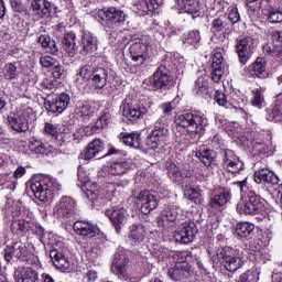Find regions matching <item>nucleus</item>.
Segmentation results:
<instances>
[{"mask_svg": "<svg viewBox=\"0 0 282 282\" xmlns=\"http://www.w3.org/2000/svg\"><path fill=\"white\" fill-rule=\"evenodd\" d=\"M177 127H182L189 135H202L208 127V119L199 113L186 112L175 120Z\"/></svg>", "mask_w": 282, "mask_h": 282, "instance_id": "f257e3e1", "label": "nucleus"}, {"mask_svg": "<svg viewBox=\"0 0 282 282\" xmlns=\"http://www.w3.org/2000/svg\"><path fill=\"white\" fill-rule=\"evenodd\" d=\"M30 189L32 191L35 199L40 202H52L54 199V188L58 189L61 185H54V181L43 178L42 176H33L29 181Z\"/></svg>", "mask_w": 282, "mask_h": 282, "instance_id": "f03ea898", "label": "nucleus"}, {"mask_svg": "<svg viewBox=\"0 0 282 282\" xmlns=\"http://www.w3.org/2000/svg\"><path fill=\"white\" fill-rule=\"evenodd\" d=\"M237 210L239 215H261L265 212V200L254 191L249 189L242 204L237 205Z\"/></svg>", "mask_w": 282, "mask_h": 282, "instance_id": "7ed1b4c3", "label": "nucleus"}, {"mask_svg": "<svg viewBox=\"0 0 282 282\" xmlns=\"http://www.w3.org/2000/svg\"><path fill=\"white\" fill-rule=\"evenodd\" d=\"M31 118H34V110L30 107H23L15 112H10L7 120L15 133H25L30 129Z\"/></svg>", "mask_w": 282, "mask_h": 282, "instance_id": "20e7f679", "label": "nucleus"}, {"mask_svg": "<svg viewBox=\"0 0 282 282\" xmlns=\"http://www.w3.org/2000/svg\"><path fill=\"white\" fill-rule=\"evenodd\" d=\"M96 17L102 21L101 23L107 30H116L120 23H124V21H127V14L124 11L115 7L100 9L96 13Z\"/></svg>", "mask_w": 282, "mask_h": 282, "instance_id": "39448f33", "label": "nucleus"}, {"mask_svg": "<svg viewBox=\"0 0 282 282\" xmlns=\"http://www.w3.org/2000/svg\"><path fill=\"white\" fill-rule=\"evenodd\" d=\"M217 258L228 272H237L243 261L239 257V250L232 247H223L217 250Z\"/></svg>", "mask_w": 282, "mask_h": 282, "instance_id": "423d86ee", "label": "nucleus"}, {"mask_svg": "<svg viewBox=\"0 0 282 282\" xmlns=\"http://www.w3.org/2000/svg\"><path fill=\"white\" fill-rule=\"evenodd\" d=\"M130 57L135 65H144L147 61H151V45L144 39H134L130 42Z\"/></svg>", "mask_w": 282, "mask_h": 282, "instance_id": "0eeeda50", "label": "nucleus"}, {"mask_svg": "<svg viewBox=\"0 0 282 282\" xmlns=\"http://www.w3.org/2000/svg\"><path fill=\"white\" fill-rule=\"evenodd\" d=\"M111 272L121 281L140 282V276H131L129 274V258L121 250L115 253Z\"/></svg>", "mask_w": 282, "mask_h": 282, "instance_id": "6e6552de", "label": "nucleus"}, {"mask_svg": "<svg viewBox=\"0 0 282 282\" xmlns=\"http://www.w3.org/2000/svg\"><path fill=\"white\" fill-rule=\"evenodd\" d=\"M4 260L7 263H12L13 261H26L28 265H39V261L28 260V248L23 242L18 241L6 247L4 249Z\"/></svg>", "mask_w": 282, "mask_h": 282, "instance_id": "1a4fd4ad", "label": "nucleus"}, {"mask_svg": "<svg viewBox=\"0 0 282 282\" xmlns=\"http://www.w3.org/2000/svg\"><path fill=\"white\" fill-rule=\"evenodd\" d=\"M160 124H162V117L155 122L154 129L150 132L147 140V147L153 151H155L158 147L166 144L170 140L171 133L169 129Z\"/></svg>", "mask_w": 282, "mask_h": 282, "instance_id": "9d476101", "label": "nucleus"}, {"mask_svg": "<svg viewBox=\"0 0 282 282\" xmlns=\"http://www.w3.org/2000/svg\"><path fill=\"white\" fill-rule=\"evenodd\" d=\"M54 215L59 219H72L78 215L76 200L69 196H63L54 207Z\"/></svg>", "mask_w": 282, "mask_h": 282, "instance_id": "9b49d317", "label": "nucleus"}, {"mask_svg": "<svg viewBox=\"0 0 282 282\" xmlns=\"http://www.w3.org/2000/svg\"><path fill=\"white\" fill-rule=\"evenodd\" d=\"M69 96L66 93H62L59 95H50L44 100V107L46 111L51 113H63L65 109H67L69 105Z\"/></svg>", "mask_w": 282, "mask_h": 282, "instance_id": "f8f14e48", "label": "nucleus"}, {"mask_svg": "<svg viewBox=\"0 0 282 282\" xmlns=\"http://www.w3.org/2000/svg\"><path fill=\"white\" fill-rule=\"evenodd\" d=\"M134 198L137 202H139V204H141V213L143 215H149V213L155 210L160 204V200H158V195L149 189H143L138 194H134Z\"/></svg>", "mask_w": 282, "mask_h": 282, "instance_id": "ddd939ff", "label": "nucleus"}, {"mask_svg": "<svg viewBox=\"0 0 282 282\" xmlns=\"http://www.w3.org/2000/svg\"><path fill=\"white\" fill-rule=\"evenodd\" d=\"M223 158V169L228 173H241L243 171V163L241 159L230 149L221 150Z\"/></svg>", "mask_w": 282, "mask_h": 282, "instance_id": "4468645a", "label": "nucleus"}, {"mask_svg": "<svg viewBox=\"0 0 282 282\" xmlns=\"http://www.w3.org/2000/svg\"><path fill=\"white\" fill-rule=\"evenodd\" d=\"M120 109L122 117L127 118L130 122H138V120H142L149 113L147 107L133 105L127 100L121 104Z\"/></svg>", "mask_w": 282, "mask_h": 282, "instance_id": "2eb2a0df", "label": "nucleus"}, {"mask_svg": "<svg viewBox=\"0 0 282 282\" xmlns=\"http://www.w3.org/2000/svg\"><path fill=\"white\" fill-rule=\"evenodd\" d=\"M170 83L171 69L164 64H161L153 76L149 78V86L153 89H164V87H169Z\"/></svg>", "mask_w": 282, "mask_h": 282, "instance_id": "dca6fc26", "label": "nucleus"}, {"mask_svg": "<svg viewBox=\"0 0 282 282\" xmlns=\"http://www.w3.org/2000/svg\"><path fill=\"white\" fill-rule=\"evenodd\" d=\"M105 215H107V217L110 219L116 232L120 235V232H122V228L127 226V221L129 219L127 209H124V207H112L111 209H107Z\"/></svg>", "mask_w": 282, "mask_h": 282, "instance_id": "f3484780", "label": "nucleus"}, {"mask_svg": "<svg viewBox=\"0 0 282 282\" xmlns=\"http://www.w3.org/2000/svg\"><path fill=\"white\" fill-rule=\"evenodd\" d=\"M254 50V39L250 36L242 37L236 42V52L238 54L239 63L246 65L252 57Z\"/></svg>", "mask_w": 282, "mask_h": 282, "instance_id": "a211bd4d", "label": "nucleus"}, {"mask_svg": "<svg viewBox=\"0 0 282 282\" xmlns=\"http://www.w3.org/2000/svg\"><path fill=\"white\" fill-rule=\"evenodd\" d=\"M180 226H182V229L175 232V240L178 243H191L198 232L197 225L193 221H182Z\"/></svg>", "mask_w": 282, "mask_h": 282, "instance_id": "6ab92c4d", "label": "nucleus"}, {"mask_svg": "<svg viewBox=\"0 0 282 282\" xmlns=\"http://www.w3.org/2000/svg\"><path fill=\"white\" fill-rule=\"evenodd\" d=\"M167 275L172 281H184L193 275V267L188 262H176L174 268L169 269Z\"/></svg>", "mask_w": 282, "mask_h": 282, "instance_id": "aec40b11", "label": "nucleus"}, {"mask_svg": "<svg viewBox=\"0 0 282 282\" xmlns=\"http://www.w3.org/2000/svg\"><path fill=\"white\" fill-rule=\"evenodd\" d=\"M50 258L53 262V265H55L56 270H59V272H65L69 274V272L74 270L72 268V263L69 262L67 257H65L63 251H61V249L53 248L50 251Z\"/></svg>", "mask_w": 282, "mask_h": 282, "instance_id": "412c9836", "label": "nucleus"}, {"mask_svg": "<svg viewBox=\"0 0 282 282\" xmlns=\"http://www.w3.org/2000/svg\"><path fill=\"white\" fill-rule=\"evenodd\" d=\"M228 72V66L224 61V55L219 52L214 53L212 63V80L214 83H219L221 76Z\"/></svg>", "mask_w": 282, "mask_h": 282, "instance_id": "4be33fe9", "label": "nucleus"}, {"mask_svg": "<svg viewBox=\"0 0 282 282\" xmlns=\"http://www.w3.org/2000/svg\"><path fill=\"white\" fill-rule=\"evenodd\" d=\"M109 80V69L105 67H94L91 69L90 86L95 89H105Z\"/></svg>", "mask_w": 282, "mask_h": 282, "instance_id": "5701e85b", "label": "nucleus"}, {"mask_svg": "<svg viewBox=\"0 0 282 282\" xmlns=\"http://www.w3.org/2000/svg\"><path fill=\"white\" fill-rule=\"evenodd\" d=\"M253 180L256 184H271L272 186L279 184V176L268 167H259L256 170Z\"/></svg>", "mask_w": 282, "mask_h": 282, "instance_id": "b1692460", "label": "nucleus"}, {"mask_svg": "<svg viewBox=\"0 0 282 282\" xmlns=\"http://www.w3.org/2000/svg\"><path fill=\"white\" fill-rule=\"evenodd\" d=\"M73 229L76 235H79L80 237H87L88 239H94V237L98 235V227L85 220H77L73 225Z\"/></svg>", "mask_w": 282, "mask_h": 282, "instance_id": "393cba45", "label": "nucleus"}, {"mask_svg": "<svg viewBox=\"0 0 282 282\" xmlns=\"http://www.w3.org/2000/svg\"><path fill=\"white\" fill-rule=\"evenodd\" d=\"M161 220L163 224L170 221V224H174L175 226H180L182 221H184V215H182V209L176 206L166 207L161 213Z\"/></svg>", "mask_w": 282, "mask_h": 282, "instance_id": "a878e982", "label": "nucleus"}, {"mask_svg": "<svg viewBox=\"0 0 282 282\" xmlns=\"http://www.w3.org/2000/svg\"><path fill=\"white\" fill-rule=\"evenodd\" d=\"M104 151L105 142L100 139H95L84 150V160H94V158L100 159Z\"/></svg>", "mask_w": 282, "mask_h": 282, "instance_id": "bb28decb", "label": "nucleus"}, {"mask_svg": "<svg viewBox=\"0 0 282 282\" xmlns=\"http://www.w3.org/2000/svg\"><path fill=\"white\" fill-rule=\"evenodd\" d=\"M40 64L42 65V67H45L46 69H52L53 78L57 79L61 78V76H63L61 62H58L56 58L50 55H44L40 57Z\"/></svg>", "mask_w": 282, "mask_h": 282, "instance_id": "cd10ccee", "label": "nucleus"}, {"mask_svg": "<svg viewBox=\"0 0 282 282\" xmlns=\"http://www.w3.org/2000/svg\"><path fill=\"white\" fill-rule=\"evenodd\" d=\"M31 10L37 19H44V17H50L52 12V2L47 0H32Z\"/></svg>", "mask_w": 282, "mask_h": 282, "instance_id": "c85d7f7f", "label": "nucleus"}, {"mask_svg": "<svg viewBox=\"0 0 282 282\" xmlns=\"http://www.w3.org/2000/svg\"><path fill=\"white\" fill-rule=\"evenodd\" d=\"M178 8L186 14H191L192 19L202 17V6H199V0H178Z\"/></svg>", "mask_w": 282, "mask_h": 282, "instance_id": "c756f323", "label": "nucleus"}, {"mask_svg": "<svg viewBox=\"0 0 282 282\" xmlns=\"http://www.w3.org/2000/svg\"><path fill=\"white\" fill-rule=\"evenodd\" d=\"M98 50V37L91 32H84L82 35L83 54H94Z\"/></svg>", "mask_w": 282, "mask_h": 282, "instance_id": "7c9ffc66", "label": "nucleus"}, {"mask_svg": "<svg viewBox=\"0 0 282 282\" xmlns=\"http://www.w3.org/2000/svg\"><path fill=\"white\" fill-rule=\"evenodd\" d=\"M166 171L169 177L174 182H183L184 180L191 177L193 173L191 171L181 170L175 163H166Z\"/></svg>", "mask_w": 282, "mask_h": 282, "instance_id": "2f4dec72", "label": "nucleus"}, {"mask_svg": "<svg viewBox=\"0 0 282 282\" xmlns=\"http://www.w3.org/2000/svg\"><path fill=\"white\" fill-rule=\"evenodd\" d=\"M110 122L111 115L109 112H101L95 124H93L91 127H86V135H94V133H100L102 129L109 127Z\"/></svg>", "mask_w": 282, "mask_h": 282, "instance_id": "473e14b6", "label": "nucleus"}, {"mask_svg": "<svg viewBox=\"0 0 282 282\" xmlns=\"http://www.w3.org/2000/svg\"><path fill=\"white\" fill-rule=\"evenodd\" d=\"M15 281L17 282H37L39 281V272L28 264L26 267L18 270L15 272Z\"/></svg>", "mask_w": 282, "mask_h": 282, "instance_id": "72a5a7b5", "label": "nucleus"}, {"mask_svg": "<svg viewBox=\"0 0 282 282\" xmlns=\"http://www.w3.org/2000/svg\"><path fill=\"white\" fill-rule=\"evenodd\" d=\"M230 202V191L223 189L220 194H216L210 197L208 206L214 210H221L227 203Z\"/></svg>", "mask_w": 282, "mask_h": 282, "instance_id": "f704fd0d", "label": "nucleus"}, {"mask_svg": "<svg viewBox=\"0 0 282 282\" xmlns=\"http://www.w3.org/2000/svg\"><path fill=\"white\" fill-rule=\"evenodd\" d=\"M62 47L68 56H76L78 52V45H76V33L68 32L64 34L62 39Z\"/></svg>", "mask_w": 282, "mask_h": 282, "instance_id": "c9c22d12", "label": "nucleus"}, {"mask_svg": "<svg viewBox=\"0 0 282 282\" xmlns=\"http://www.w3.org/2000/svg\"><path fill=\"white\" fill-rule=\"evenodd\" d=\"M267 115L265 118L270 122H276L281 120L282 116V94H279L276 96L275 102L270 107L265 109Z\"/></svg>", "mask_w": 282, "mask_h": 282, "instance_id": "e433bc0d", "label": "nucleus"}, {"mask_svg": "<svg viewBox=\"0 0 282 282\" xmlns=\"http://www.w3.org/2000/svg\"><path fill=\"white\" fill-rule=\"evenodd\" d=\"M119 138L130 149H142V137L140 132H122Z\"/></svg>", "mask_w": 282, "mask_h": 282, "instance_id": "4c0bfd02", "label": "nucleus"}, {"mask_svg": "<svg viewBox=\"0 0 282 282\" xmlns=\"http://www.w3.org/2000/svg\"><path fill=\"white\" fill-rule=\"evenodd\" d=\"M129 239L138 246V243H142L147 237V229L144 228V225L142 224H133L129 228Z\"/></svg>", "mask_w": 282, "mask_h": 282, "instance_id": "58836bf2", "label": "nucleus"}, {"mask_svg": "<svg viewBox=\"0 0 282 282\" xmlns=\"http://www.w3.org/2000/svg\"><path fill=\"white\" fill-rule=\"evenodd\" d=\"M252 232H254V224L248 223V221H241L235 226L234 235L238 239L243 241V239H248V237H250V235H252Z\"/></svg>", "mask_w": 282, "mask_h": 282, "instance_id": "ea45409f", "label": "nucleus"}, {"mask_svg": "<svg viewBox=\"0 0 282 282\" xmlns=\"http://www.w3.org/2000/svg\"><path fill=\"white\" fill-rule=\"evenodd\" d=\"M75 113L85 122L94 118V113H96V107H94V104L91 102L84 101L76 107Z\"/></svg>", "mask_w": 282, "mask_h": 282, "instance_id": "a19ab883", "label": "nucleus"}, {"mask_svg": "<svg viewBox=\"0 0 282 282\" xmlns=\"http://www.w3.org/2000/svg\"><path fill=\"white\" fill-rule=\"evenodd\" d=\"M249 67L251 76H257L258 78L268 76V63L262 57H258Z\"/></svg>", "mask_w": 282, "mask_h": 282, "instance_id": "79ce46f5", "label": "nucleus"}, {"mask_svg": "<svg viewBox=\"0 0 282 282\" xmlns=\"http://www.w3.org/2000/svg\"><path fill=\"white\" fill-rule=\"evenodd\" d=\"M30 225L31 223L25 219L14 218L11 223V232L23 237V235H26L30 231Z\"/></svg>", "mask_w": 282, "mask_h": 282, "instance_id": "37998d69", "label": "nucleus"}, {"mask_svg": "<svg viewBox=\"0 0 282 282\" xmlns=\"http://www.w3.org/2000/svg\"><path fill=\"white\" fill-rule=\"evenodd\" d=\"M195 158L199 160L204 164V166H210L215 164V159L217 158V153L213 150L203 149L196 152Z\"/></svg>", "mask_w": 282, "mask_h": 282, "instance_id": "c03bdc74", "label": "nucleus"}, {"mask_svg": "<svg viewBox=\"0 0 282 282\" xmlns=\"http://www.w3.org/2000/svg\"><path fill=\"white\" fill-rule=\"evenodd\" d=\"M72 140H74V132L69 131L67 127L59 128L57 138H55L57 145L61 148L67 147V144H70Z\"/></svg>", "mask_w": 282, "mask_h": 282, "instance_id": "a18cd8bd", "label": "nucleus"}, {"mask_svg": "<svg viewBox=\"0 0 282 282\" xmlns=\"http://www.w3.org/2000/svg\"><path fill=\"white\" fill-rule=\"evenodd\" d=\"M86 197L91 202L94 208H100V206H105V199L100 196L98 189H86Z\"/></svg>", "mask_w": 282, "mask_h": 282, "instance_id": "49530a36", "label": "nucleus"}, {"mask_svg": "<svg viewBox=\"0 0 282 282\" xmlns=\"http://www.w3.org/2000/svg\"><path fill=\"white\" fill-rule=\"evenodd\" d=\"M193 91L196 96H208V80L205 77H198L195 82Z\"/></svg>", "mask_w": 282, "mask_h": 282, "instance_id": "de8ad7c7", "label": "nucleus"}, {"mask_svg": "<svg viewBox=\"0 0 282 282\" xmlns=\"http://www.w3.org/2000/svg\"><path fill=\"white\" fill-rule=\"evenodd\" d=\"M262 52L269 56H273L274 58L282 61V46L274 42L272 44H264L262 46Z\"/></svg>", "mask_w": 282, "mask_h": 282, "instance_id": "09e8293b", "label": "nucleus"}, {"mask_svg": "<svg viewBox=\"0 0 282 282\" xmlns=\"http://www.w3.org/2000/svg\"><path fill=\"white\" fill-rule=\"evenodd\" d=\"M1 74L4 80H14L19 76V70L17 69V65L8 63L2 67Z\"/></svg>", "mask_w": 282, "mask_h": 282, "instance_id": "8fccbe9b", "label": "nucleus"}, {"mask_svg": "<svg viewBox=\"0 0 282 282\" xmlns=\"http://www.w3.org/2000/svg\"><path fill=\"white\" fill-rule=\"evenodd\" d=\"M227 28H228V22H226V15H221V17L215 18L212 21L210 32H213L214 34H217V32H224V30H226Z\"/></svg>", "mask_w": 282, "mask_h": 282, "instance_id": "3c124183", "label": "nucleus"}, {"mask_svg": "<svg viewBox=\"0 0 282 282\" xmlns=\"http://www.w3.org/2000/svg\"><path fill=\"white\" fill-rule=\"evenodd\" d=\"M202 41V35L199 34V31L194 30L189 31L185 37H184V43H187V45H193L195 50L199 47V42Z\"/></svg>", "mask_w": 282, "mask_h": 282, "instance_id": "603ef678", "label": "nucleus"}, {"mask_svg": "<svg viewBox=\"0 0 282 282\" xmlns=\"http://www.w3.org/2000/svg\"><path fill=\"white\" fill-rule=\"evenodd\" d=\"M29 149L30 151H32V153H35L36 155H43L47 151L45 144H43V141L34 138L29 142Z\"/></svg>", "mask_w": 282, "mask_h": 282, "instance_id": "864d4df0", "label": "nucleus"}, {"mask_svg": "<svg viewBox=\"0 0 282 282\" xmlns=\"http://www.w3.org/2000/svg\"><path fill=\"white\" fill-rule=\"evenodd\" d=\"M177 105H180V98H174L172 101L161 104L160 109L164 116H171L177 109Z\"/></svg>", "mask_w": 282, "mask_h": 282, "instance_id": "5fc2aeb1", "label": "nucleus"}, {"mask_svg": "<svg viewBox=\"0 0 282 282\" xmlns=\"http://www.w3.org/2000/svg\"><path fill=\"white\" fill-rule=\"evenodd\" d=\"M110 175H124L127 173V163L116 162L110 165L108 169Z\"/></svg>", "mask_w": 282, "mask_h": 282, "instance_id": "6e6d98bb", "label": "nucleus"}, {"mask_svg": "<svg viewBox=\"0 0 282 282\" xmlns=\"http://www.w3.org/2000/svg\"><path fill=\"white\" fill-rule=\"evenodd\" d=\"M91 66L86 64L79 68L77 76L86 83H91Z\"/></svg>", "mask_w": 282, "mask_h": 282, "instance_id": "4d7b16f0", "label": "nucleus"}, {"mask_svg": "<svg viewBox=\"0 0 282 282\" xmlns=\"http://www.w3.org/2000/svg\"><path fill=\"white\" fill-rule=\"evenodd\" d=\"M44 133H45V135H50L52 138V140H56V138L59 133L58 126H56L54 123L45 122Z\"/></svg>", "mask_w": 282, "mask_h": 282, "instance_id": "13d9d810", "label": "nucleus"}, {"mask_svg": "<svg viewBox=\"0 0 282 282\" xmlns=\"http://www.w3.org/2000/svg\"><path fill=\"white\" fill-rule=\"evenodd\" d=\"M238 282H259V273L257 271H247L240 275Z\"/></svg>", "mask_w": 282, "mask_h": 282, "instance_id": "bf43d9fd", "label": "nucleus"}, {"mask_svg": "<svg viewBox=\"0 0 282 282\" xmlns=\"http://www.w3.org/2000/svg\"><path fill=\"white\" fill-rule=\"evenodd\" d=\"M185 197L189 199V202H197L199 197H202V191L195 187H188L185 189Z\"/></svg>", "mask_w": 282, "mask_h": 282, "instance_id": "052dcab7", "label": "nucleus"}, {"mask_svg": "<svg viewBox=\"0 0 282 282\" xmlns=\"http://www.w3.org/2000/svg\"><path fill=\"white\" fill-rule=\"evenodd\" d=\"M263 102H265V99L263 98V91H261V89H256L251 105L253 107H258V109H261Z\"/></svg>", "mask_w": 282, "mask_h": 282, "instance_id": "680f3d73", "label": "nucleus"}, {"mask_svg": "<svg viewBox=\"0 0 282 282\" xmlns=\"http://www.w3.org/2000/svg\"><path fill=\"white\" fill-rule=\"evenodd\" d=\"M269 23H282V9H273L268 14Z\"/></svg>", "mask_w": 282, "mask_h": 282, "instance_id": "e2e57ef3", "label": "nucleus"}, {"mask_svg": "<svg viewBox=\"0 0 282 282\" xmlns=\"http://www.w3.org/2000/svg\"><path fill=\"white\" fill-rule=\"evenodd\" d=\"M209 144L214 149H220V147L224 145V139H221L217 132H213V134L209 137Z\"/></svg>", "mask_w": 282, "mask_h": 282, "instance_id": "0e129e2a", "label": "nucleus"}, {"mask_svg": "<svg viewBox=\"0 0 282 282\" xmlns=\"http://www.w3.org/2000/svg\"><path fill=\"white\" fill-rule=\"evenodd\" d=\"M144 3L150 12H155L156 10H160L162 0H144Z\"/></svg>", "mask_w": 282, "mask_h": 282, "instance_id": "69168bd1", "label": "nucleus"}, {"mask_svg": "<svg viewBox=\"0 0 282 282\" xmlns=\"http://www.w3.org/2000/svg\"><path fill=\"white\" fill-rule=\"evenodd\" d=\"M100 254H102V249H100L99 246H95L87 251V257H88V259H90V261L98 259V257H100Z\"/></svg>", "mask_w": 282, "mask_h": 282, "instance_id": "338daca9", "label": "nucleus"}, {"mask_svg": "<svg viewBox=\"0 0 282 282\" xmlns=\"http://www.w3.org/2000/svg\"><path fill=\"white\" fill-rule=\"evenodd\" d=\"M272 43H275L282 47V31L281 30H272L270 32Z\"/></svg>", "mask_w": 282, "mask_h": 282, "instance_id": "774afa93", "label": "nucleus"}]
</instances>
